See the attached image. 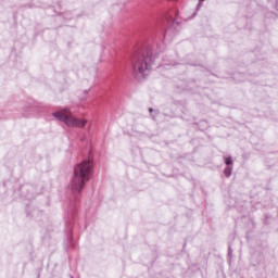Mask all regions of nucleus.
<instances>
[{"label": "nucleus", "instance_id": "nucleus-2", "mask_svg": "<svg viewBox=\"0 0 278 278\" xmlns=\"http://www.w3.org/2000/svg\"><path fill=\"white\" fill-rule=\"evenodd\" d=\"M54 118H59V121H62L67 125V127H78L79 129L86 127L88 119L86 118H77L73 115H71V111L68 109H65L60 112L53 113Z\"/></svg>", "mask_w": 278, "mask_h": 278}, {"label": "nucleus", "instance_id": "nucleus-6", "mask_svg": "<svg viewBox=\"0 0 278 278\" xmlns=\"http://www.w3.org/2000/svg\"><path fill=\"white\" fill-rule=\"evenodd\" d=\"M200 1H205V0H200Z\"/></svg>", "mask_w": 278, "mask_h": 278}, {"label": "nucleus", "instance_id": "nucleus-4", "mask_svg": "<svg viewBox=\"0 0 278 278\" xmlns=\"http://www.w3.org/2000/svg\"><path fill=\"white\" fill-rule=\"evenodd\" d=\"M224 173L226 177H229V175H231V168H226Z\"/></svg>", "mask_w": 278, "mask_h": 278}, {"label": "nucleus", "instance_id": "nucleus-5", "mask_svg": "<svg viewBox=\"0 0 278 278\" xmlns=\"http://www.w3.org/2000/svg\"><path fill=\"white\" fill-rule=\"evenodd\" d=\"M225 162H226V164H231V157H227V159L225 160Z\"/></svg>", "mask_w": 278, "mask_h": 278}, {"label": "nucleus", "instance_id": "nucleus-1", "mask_svg": "<svg viewBox=\"0 0 278 278\" xmlns=\"http://www.w3.org/2000/svg\"><path fill=\"white\" fill-rule=\"evenodd\" d=\"M92 173V161L86 160L78 164L74 169V178L72 180V189L81 192L86 181L90 180Z\"/></svg>", "mask_w": 278, "mask_h": 278}, {"label": "nucleus", "instance_id": "nucleus-3", "mask_svg": "<svg viewBox=\"0 0 278 278\" xmlns=\"http://www.w3.org/2000/svg\"><path fill=\"white\" fill-rule=\"evenodd\" d=\"M150 59L140 56L137 61L132 64V71L135 77H144L149 73V65Z\"/></svg>", "mask_w": 278, "mask_h": 278}]
</instances>
